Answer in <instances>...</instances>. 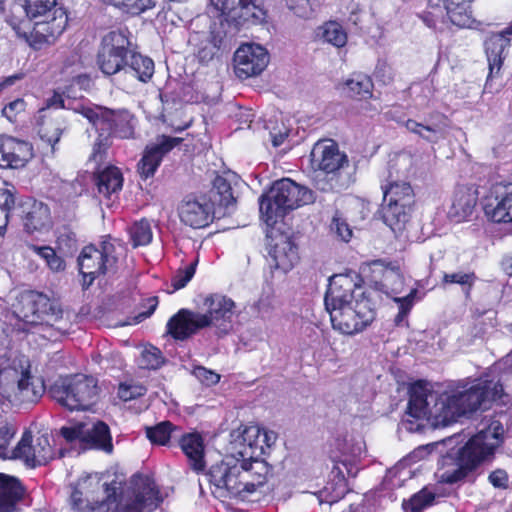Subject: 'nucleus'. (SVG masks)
<instances>
[{
  "label": "nucleus",
  "mask_w": 512,
  "mask_h": 512,
  "mask_svg": "<svg viewBox=\"0 0 512 512\" xmlns=\"http://www.w3.org/2000/svg\"><path fill=\"white\" fill-rule=\"evenodd\" d=\"M408 414L416 419H426L435 427L447 426L461 416L478 410L483 403L502 396L503 387L497 382L477 379L460 382L437 394L429 383L418 381L410 387Z\"/></svg>",
  "instance_id": "nucleus-1"
},
{
  "label": "nucleus",
  "mask_w": 512,
  "mask_h": 512,
  "mask_svg": "<svg viewBox=\"0 0 512 512\" xmlns=\"http://www.w3.org/2000/svg\"><path fill=\"white\" fill-rule=\"evenodd\" d=\"M324 301L333 329L343 335L361 333L376 316L370 300L364 297L352 277L346 274L330 278Z\"/></svg>",
  "instance_id": "nucleus-2"
},
{
  "label": "nucleus",
  "mask_w": 512,
  "mask_h": 512,
  "mask_svg": "<svg viewBox=\"0 0 512 512\" xmlns=\"http://www.w3.org/2000/svg\"><path fill=\"white\" fill-rule=\"evenodd\" d=\"M503 427L500 422L493 421L487 429L474 435L455 456L448 454L441 460L442 482L453 484L467 477L481 464L489 462L500 445Z\"/></svg>",
  "instance_id": "nucleus-3"
},
{
  "label": "nucleus",
  "mask_w": 512,
  "mask_h": 512,
  "mask_svg": "<svg viewBox=\"0 0 512 512\" xmlns=\"http://www.w3.org/2000/svg\"><path fill=\"white\" fill-rule=\"evenodd\" d=\"M411 164L412 159L409 155H397L390 163L387 184L381 186L386 202L383 220L395 234L405 229L412 211L414 191L409 182L398 179L408 175Z\"/></svg>",
  "instance_id": "nucleus-4"
},
{
  "label": "nucleus",
  "mask_w": 512,
  "mask_h": 512,
  "mask_svg": "<svg viewBox=\"0 0 512 512\" xmlns=\"http://www.w3.org/2000/svg\"><path fill=\"white\" fill-rule=\"evenodd\" d=\"M243 465L230 451L219 462L213 464L207 475L210 483L215 486L220 496L226 492L232 496H240L242 493H251L257 487L263 485L269 473V467L265 461H256Z\"/></svg>",
  "instance_id": "nucleus-5"
},
{
  "label": "nucleus",
  "mask_w": 512,
  "mask_h": 512,
  "mask_svg": "<svg viewBox=\"0 0 512 512\" xmlns=\"http://www.w3.org/2000/svg\"><path fill=\"white\" fill-rule=\"evenodd\" d=\"M313 202L310 190L284 178L276 181L259 199L262 220L272 227L291 210Z\"/></svg>",
  "instance_id": "nucleus-6"
},
{
  "label": "nucleus",
  "mask_w": 512,
  "mask_h": 512,
  "mask_svg": "<svg viewBox=\"0 0 512 512\" xmlns=\"http://www.w3.org/2000/svg\"><path fill=\"white\" fill-rule=\"evenodd\" d=\"M50 394L68 410H88L97 402L99 389L93 377L75 375L57 380Z\"/></svg>",
  "instance_id": "nucleus-7"
},
{
  "label": "nucleus",
  "mask_w": 512,
  "mask_h": 512,
  "mask_svg": "<svg viewBox=\"0 0 512 512\" xmlns=\"http://www.w3.org/2000/svg\"><path fill=\"white\" fill-rule=\"evenodd\" d=\"M276 434L267 431L258 425H241L232 430L230 433V441L228 451L248 465L256 461H263L261 456L276 441Z\"/></svg>",
  "instance_id": "nucleus-8"
},
{
  "label": "nucleus",
  "mask_w": 512,
  "mask_h": 512,
  "mask_svg": "<svg viewBox=\"0 0 512 512\" xmlns=\"http://www.w3.org/2000/svg\"><path fill=\"white\" fill-rule=\"evenodd\" d=\"M13 307L16 317L28 325L53 327L62 320L60 306L38 292L21 293Z\"/></svg>",
  "instance_id": "nucleus-9"
},
{
  "label": "nucleus",
  "mask_w": 512,
  "mask_h": 512,
  "mask_svg": "<svg viewBox=\"0 0 512 512\" xmlns=\"http://www.w3.org/2000/svg\"><path fill=\"white\" fill-rule=\"evenodd\" d=\"M118 250H122L121 245L110 240L103 241L100 249L94 246L83 248L78 264L86 287L90 286L97 276L114 269L118 260Z\"/></svg>",
  "instance_id": "nucleus-10"
},
{
  "label": "nucleus",
  "mask_w": 512,
  "mask_h": 512,
  "mask_svg": "<svg viewBox=\"0 0 512 512\" xmlns=\"http://www.w3.org/2000/svg\"><path fill=\"white\" fill-rule=\"evenodd\" d=\"M80 113L93 124L101 136L106 132H113L122 139L132 138L134 135V117L127 110H111L101 106L82 107Z\"/></svg>",
  "instance_id": "nucleus-11"
},
{
  "label": "nucleus",
  "mask_w": 512,
  "mask_h": 512,
  "mask_svg": "<svg viewBox=\"0 0 512 512\" xmlns=\"http://www.w3.org/2000/svg\"><path fill=\"white\" fill-rule=\"evenodd\" d=\"M512 46V25L504 30L492 33L484 41V52L488 63V75L484 85V93L493 94L499 89L494 88V79L501 77V70L509 56Z\"/></svg>",
  "instance_id": "nucleus-12"
},
{
  "label": "nucleus",
  "mask_w": 512,
  "mask_h": 512,
  "mask_svg": "<svg viewBox=\"0 0 512 512\" xmlns=\"http://www.w3.org/2000/svg\"><path fill=\"white\" fill-rule=\"evenodd\" d=\"M130 42L123 30H115L104 36L98 52L97 63L106 75H114L128 64Z\"/></svg>",
  "instance_id": "nucleus-13"
},
{
  "label": "nucleus",
  "mask_w": 512,
  "mask_h": 512,
  "mask_svg": "<svg viewBox=\"0 0 512 512\" xmlns=\"http://www.w3.org/2000/svg\"><path fill=\"white\" fill-rule=\"evenodd\" d=\"M58 0H25V8L32 19L37 33L47 37H57L65 29L67 17L61 9H57Z\"/></svg>",
  "instance_id": "nucleus-14"
},
{
  "label": "nucleus",
  "mask_w": 512,
  "mask_h": 512,
  "mask_svg": "<svg viewBox=\"0 0 512 512\" xmlns=\"http://www.w3.org/2000/svg\"><path fill=\"white\" fill-rule=\"evenodd\" d=\"M372 266L374 272H382L380 284L384 292L399 305V312L395 318L396 323L399 324L411 310L417 290L412 288L407 295L400 296L404 291L405 281L399 268L385 266L380 260L374 261Z\"/></svg>",
  "instance_id": "nucleus-15"
},
{
  "label": "nucleus",
  "mask_w": 512,
  "mask_h": 512,
  "mask_svg": "<svg viewBox=\"0 0 512 512\" xmlns=\"http://www.w3.org/2000/svg\"><path fill=\"white\" fill-rule=\"evenodd\" d=\"M162 502L155 483L148 477H136L132 489L119 505L120 512H152Z\"/></svg>",
  "instance_id": "nucleus-16"
},
{
  "label": "nucleus",
  "mask_w": 512,
  "mask_h": 512,
  "mask_svg": "<svg viewBox=\"0 0 512 512\" xmlns=\"http://www.w3.org/2000/svg\"><path fill=\"white\" fill-rule=\"evenodd\" d=\"M226 20L237 26L257 25L266 19L262 0H212Z\"/></svg>",
  "instance_id": "nucleus-17"
},
{
  "label": "nucleus",
  "mask_w": 512,
  "mask_h": 512,
  "mask_svg": "<svg viewBox=\"0 0 512 512\" xmlns=\"http://www.w3.org/2000/svg\"><path fill=\"white\" fill-rule=\"evenodd\" d=\"M61 435L69 442L80 440L93 448L111 452L113 445L108 426L103 422H79L62 427Z\"/></svg>",
  "instance_id": "nucleus-18"
},
{
  "label": "nucleus",
  "mask_w": 512,
  "mask_h": 512,
  "mask_svg": "<svg viewBox=\"0 0 512 512\" xmlns=\"http://www.w3.org/2000/svg\"><path fill=\"white\" fill-rule=\"evenodd\" d=\"M267 238L271 268L282 273L290 271L299 260L298 248L291 237L272 226Z\"/></svg>",
  "instance_id": "nucleus-19"
},
{
  "label": "nucleus",
  "mask_w": 512,
  "mask_h": 512,
  "mask_svg": "<svg viewBox=\"0 0 512 512\" xmlns=\"http://www.w3.org/2000/svg\"><path fill=\"white\" fill-rule=\"evenodd\" d=\"M205 313H200L199 320L206 327L214 326L221 332H228L235 315V302L222 294H210L203 299Z\"/></svg>",
  "instance_id": "nucleus-20"
},
{
  "label": "nucleus",
  "mask_w": 512,
  "mask_h": 512,
  "mask_svg": "<svg viewBox=\"0 0 512 512\" xmlns=\"http://www.w3.org/2000/svg\"><path fill=\"white\" fill-rule=\"evenodd\" d=\"M483 210L493 222H512V183L494 184L483 200Z\"/></svg>",
  "instance_id": "nucleus-21"
},
{
  "label": "nucleus",
  "mask_w": 512,
  "mask_h": 512,
  "mask_svg": "<svg viewBox=\"0 0 512 512\" xmlns=\"http://www.w3.org/2000/svg\"><path fill=\"white\" fill-rule=\"evenodd\" d=\"M269 63L267 50L254 43L241 45L234 54V69L239 78L257 76Z\"/></svg>",
  "instance_id": "nucleus-22"
},
{
  "label": "nucleus",
  "mask_w": 512,
  "mask_h": 512,
  "mask_svg": "<svg viewBox=\"0 0 512 512\" xmlns=\"http://www.w3.org/2000/svg\"><path fill=\"white\" fill-rule=\"evenodd\" d=\"M12 453L14 458L22 459L30 467L45 465L54 456L47 435H40L33 441L29 432L23 434Z\"/></svg>",
  "instance_id": "nucleus-23"
},
{
  "label": "nucleus",
  "mask_w": 512,
  "mask_h": 512,
  "mask_svg": "<svg viewBox=\"0 0 512 512\" xmlns=\"http://www.w3.org/2000/svg\"><path fill=\"white\" fill-rule=\"evenodd\" d=\"M181 141V138L161 135L155 141L149 143L138 163V171L141 177L148 178L153 176L163 157L179 145Z\"/></svg>",
  "instance_id": "nucleus-24"
},
{
  "label": "nucleus",
  "mask_w": 512,
  "mask_h": 512,
  "mask_svg": "<svg viewBox=\"0 0 512 512\" xmlns=\"http://www.w3.org/2000/svg\"><path fill=\"white\" fill-rule=\"evenodd\" d=\"M311 166L327 174L334 173L347 163L345 154L339 151L338 145L330 139L318 141L312 148Z\"/></svg>",
  "instance_id": "nucleus-25"
},
{
  "label": "nucleus",
  "mask_w": 512,
  "mask_h": 512,
  "mask_svg": "<svg viewBox=\"0 0 512 512\" xmlns=\"http://www.w3.org/2000/svg\"><path fill=\"white\" fill-rule=\"evenodd\" d=\"M32 157L28 142L10 136L0 137V167L18 169L24 167Z\"/></svg>",
  "instance_id": "nucleus-26"
},
{
  "label": "nucleus",
  "mask_w": 512,
  "mask_h": 512,
  "mask_svg": "<svg viewBox=\"0 0 512 512\" xmlns=\"http://www.w3.org/2000/svg\"><path fill=\"white\" fill-rule=\"evenodd\" d=\"M44 392V381L40 377L33 376L29 369H25L21 371L17 386L8 400L15 405L33 404L43 396Z\"/></svg>",
  "instance_id": "nucleus-27"
},
{
  "label": "nucleus",
  "mask_w": 512,
  "mask_h": 512,
  "mask_svg": "<svg viewBox=\"0 0 512 512\" xmlns=\"http://www.w3.org/2000/svg\"><path fill=\"white\" fill-rule=\"evenodd\" d=\"M180 220L187 226L200 229L208 226L213 220V211L207 201L184 199L179 208Z\"/></svg>",
  "instance_id": "nucleus-28"
},
{
  "label": "nucleus",
  "mask_w": 512,
  "mask_h": 512,
  "mask_svg": "<svg viewBox=\"0 0 512 512\" xmlns=\"http://www.w3.org/2000/svg\"><path fill=\"white\" fill-rule=\"evenodd\" d=\"M476 203L477 195L473 188L465 186L458 187L453 193L447 216L452 222H464L471 217Z\"/></svg>",
  "instance_id": "nucleus-29"
},
{
  "label": "nucleus",
  "mask_w": 512,
  "mask_h": 512,
  "mask_svg": "<svg viewBox=\"0 0 512 512\" xmlns=\"http://www.w3.org/2000/svg\"><path fill=\"white\" fill-rule=\"evenodd\" d=\"M200 313L188 309L179 310L167 323L168 333L176 340H185L205 328L199 320Z\"/></svg>",
  "instance_id": "nucleus-30"
},
{
  "label": "nucleus",
  "mask_w": 512,
  "mask_h": 512,
  "mask_svg": "<svg viewBox=\"0 0 512 512\" xmlns=\"http://www.w3.org/2000/svg\"><path fill=\"white\" fill-rule=\"evenodd\" d=\"M473 0H442L446 15L452 24L460 28H472L475 20L472 17L469 3ZM441 0H429L432 7H439Z\"/></svg>",
  "instance_id": "nucleus-31"
},
{
  "label": "nucleus",
  "mask_w": 512,
  "mask_h": 512,
  "mask_svg": "<svg viewBox=\"0 0 512 512\" xmlns=\"http://www.w3.org/2000/svg\"><path fill=\"white\" fill-rule=\"evenodd\" d=\"M63 124L60 118L49 108H43L37 116V131L40 138L52 148L59 142Z\"/></svg>",
  "instance_id": "nucleus-32"
},
{
  "label": "nucleus",
  "mask_w": 512,
  "mask_h": 512,
  "mask_svg": "<svg viewBox=\"0 0 512 512\" xmlns=\"http://www.w3.org/2000/svg\"><path fill=\"white\" fill-rule=\"evenodd\" d=\"M98 193L106 199L117 195L122 189L123 175L115 166H107L99 170L95 177Z\"/></svg>",
  "instance_id": "nucleus-33"
},
{
  "label": "nucleus",
  "mask_w": 512,
  "mask_h": 512,
  "mask_svg": "<svg viewBox=\"0 0 512 512\" xmlns=\"http://www.w3.org/2000/svg\"><path fill=\"white\" fill-rule=\"evenodd\" d=\"M180 447L186 455L190 467L195 472H201L205 469V448L201 435L197 433L184 435L180 440Z\"/></svg>",
  "instance_id": "nucleus-34"
},
{
  "label": "nucleus",
  "mask_w": 512,
  "mask_h": 512,
  "mask_svg": "<svg viewBox=\"0 0 512 512\" xmlns=\"http://www.w3.org/2000/svg\"><path fill=\"white\" fill-rule=\"evenodd\" d=\"M437 119L438 121L431 124L409 119L405 122V127L422 139L430 143H437L445 138L446 118L443 115H437Z\"/></svg>",
  "instance_id": "nucleus-35"
},
{
  "label": "nucleus",
  "mask_w": 512,
  "mask_h": 512,
  "mask_svg": "<svg viewBox=\"0 0 512 512\" xmlns=\"http://www.w3.org/2000/svg\"><path fill=\"white\" fill-rule=\"evenodd\" d=\"M23 495V488L15 478L0 473V512H12Z\"/></svg>",
  "instance_id": "nucleus-36"
},
{
  "label": "nucleus",
  "mask_w": 512,
  "mask_h": 512,
  "mask_svg": "<svg viewBox=\"0 0 512 512\" xmlns=\"http://www.w3.org/2000/svg\"><path fill=\"white\" fill-rule=\"evenodd\" d=\"M51 223L50 210L42 202H34L24 217V227L27 232L41 231Z\"/></svg>",
  "instance_id": "nucleus-37"
},
{
  "label": "nucleus",
  "mask_w": 512,
  "mask_h": 512,
  "mask_svg": "<svg viewBox=\"0 0 512 512\" xmlns=\"http://www.w3.org/2000/svg\"><path fill=\"white\" fill-rule=\"evenodd\" d=\"M318 37L325 43L336 48H342L347 44L348 35L345 28L336 21L325 22L318 28Z\"/></svg>",
  "instance_id": "nucleus-38"
},
{
  "label": "nucleus",
  "mask_w": 512,
  "mask_h": 512,
  "mask_svg": "<svg viewBox=\"0 0 512 512\" xmlns=\"http://www.w3.org/2000/svg\"><path fill=\"white\" fill-rule=\"evenodd\" d=\"M373 83L370 77L362 74L353 75L344 82V91L348 96L359 100L372 97Z\"/></svg>",
  "instance_id": "nucleus-39"
},
{
  "label": "nucleus",
  "mask_w": 512,
  "mask_h": 512,
  "mask_svg": "<svg viewBox=\"0 0 512 512\" xmlns=\"http://www.w3.org/2000/svg\"><path fill=\"white\" fill-rule=\"evenodd\" d=\"M32 18L28 15L25 6H17L12 9L7 17V24L15 31L18 37L27 39L33 30Z\"/></svg>",
  "instance_id": "nucleus-40"
},
{
  "label": "nucleus",
  "mask_w": 512,
  "mask_h": 512,
  "mask_svg": "<svg viewBox=\"0 0 512 512\" xmlns=\"http://www.w3.org/2000/svg\"><path fill=\"white\" fill-rule=\"evenodd\" d=\"M126 67L142 82H147L154 74V62L141 54L131 53Z\"/></svg>",
  "instance_id": "nucleus-41"
},
{
  "label": "nucleus",
  "mask_w": 512,
  "mask_h": 512,
  "mask_svg": "<svg viewBox=\"0 0 512 512\" xmlns=\"http://www.w3.org/2000/svg\"><path fill=\"white\" fill-rule=\"evenodd\" d=\"M436 495L429 489L424 488L414 494L408 501L402 504L404 512H422L423 509L435 503Z\"/></svg>",
  "instance_id": "nucleus-42"
},
{
  "label": "nucleus",
  "mask_w": 512,
  "mask_h": 512,
  "mask_svg": "<svg viewBox=\"0 0 512 512\" xmlns=\"http://www.w3.org/2000/svg\"><path fill=\"white\" fill-rule=\"evenodd\" d=\"M213 190L215 192V201L219 205L229 208L235 203V197L232 193V187L230 183L221 176H217L213 181Z\"/></svg>",
  "instance_id": "nucleus-43"
},
{
  "label": "nucleus",
  "mask_w": 512,
  "mask_h": 512,
  "mask_svg": "<svg viewBox=\"0 0 512 512\" xmlns=\"http://www.w3.org/2000/svg\"><path fill=\"white\" fill-rule=\"evenodd\" d=\"M129 233L133 247L145 246L152 241L153 234L147 220L135 222L131 226Z\"/></svg>",
  "instance_id": "nucleus-44"
},
{
  "label": "nucleus",
  "mask_w": 512,
  "mask_h": 512,
  "mask_svg": "<svg viewBox=\"0 0 512 512\" xmlns=\"http://www.w3.org/2000/svg\"><path fill=\"white\" fill-rule=\"evenodd\" d=\"M173 431V425L169 421H163L153 427L146 428L147 438L154 444L166 445Z\"/></svg>",
  "instance_id": "nucleus-45"
},
{
  "label": "nucleus",
  "mask_w": 512,
  "mask_h": 512,
  "mask_svg": "<svg viewBox=\"0 0 512 512\" xmlns=\"http://www.w3.org/2000/svg\"><path fill=\"white\" fill-rule=\"evenodd\" d=\"M477 277L474 272L456 271L452 273H445L443 275V284H458L462 286L463 290L468 294L474 285Z\"/></svg>",
  "instance_id": "nucleus-46"
},
{
  "label": "nucleus",
  "mask_w": 512,
  "mask_h": 512,
  "mask_svg": "<svg viewBox=\"0 0 512 512\" xmlns=\"http://www.w3.org/2000/svg\"><path fill=\"white\" fill-rule=\"evenodd\" d=\"M15 204V199L11 191L8 189H0V236L6 230L10 210Z\"/></svg>",
  "instance_id": "nucleus-47"
},
{
  "label": "nucleus",
  "mask_w": 512,
  "mask_h": 512,
  "mask_svg": "<svg viewBox=\"0 0 512 512\" xmlns=\"http://www.w3.org/2000/svg\"><path fill=\"white\" fill-rule=\"evenodd\" d=\"M163 364V357L161 351L150 346L145 348L140 356L139 365L145 369H158Z\"/></svg>",
  "instance_id": "nucleus-48"
},
{
  "label": "nucleus",
  "mask_w": 512,
  "mask_h": 512,
  "mask_svg": "<svg viewBox=\"0 0 512 512\" xmlns=\"http://www.w3.org/2000/svg\"><path fill=\"white\" fill-rule=\"evenodd\" d=\"M33 250L41 257L43 258L49 268L53 271H61L65 267L64 261L56 255L54 249L48 246L43 247H37L34 246Z\"/></svg>",
  "instance_id": "nucleus-49"
},
{
  "label": "nucleus",
  "mask_w": 512,
  "mask_h": 512,
  "mask_svg": "<svg viewBox=\"0 0 512 512\" xmlns=\"http://www.w3.org/2000/svg\"><path fill=\"white\" fill-rule=\"evenodd\" d=\"M198 260H194L191 264L183 268H179L174 277L172 278V286L174 290H179L187 285L193 278L196 270Z\"/></svg>",
  "instance_id": "nucleus-50"
},
{
  "label": "nucleus",
  "mask_w": 512,
  "mask_h": 512,
  "mask_svg": "<svg viewBox=\"0 0 512 512\" xmlns=\"http://www.w3.org/2000/svg\"><path fill=\"white\" fill-rule=\"evenodd\" d=\"M331 231L343 242H349L353 235L351 227L338 212L332 218Z\"/></svg>",
  "instance_id": "nucleus-51"
},
{
  "label": "nucleus",
  "mask_w": 512,
  "mask_h": 512,
  "mask_svg": "<svg viewBox=\"0 0 512 512\" xmlns=\"http://www.w3.org/2000/svg\"><path fill=\"white\" fill-rule=\"evenodd\" d=\"M145 393L146 388L136 383H123L118 388V396L125 402L141 397Z\"/></svg>",
  "instance_id": "nucleus-52"
},
{
  "label": "nucleus",
  "mask_w": 512,
  "mask_h": 512,
  "mask_svg": "<svg viewBox=\"0 0 512 512\" xmlns=\"http://www.w3.org/2000/svg\"><path fill=\"white\" fill-rule=\"evenodd\" d=\"M286 7L297 17L310 18L313 14V7L310 0H285Z\"/></svg>",
  "instance_id": "nucleus-53"
},
{
  "label": "nucleus",
  "mask_w": 512,
  "mask_h": 512,
  "mask_svg": "<svg viewBox=\"0 0 512 512\" xmlns=\"http://www.w3.org/2000/svg\"><path fill=\"white\" fill-rule=\"evenodd\" d=\"M15 434L14 427L6 420L0 419V457H7V447Z\"/></svg>",
  "instance_id": "nucleus-54"
},
{
  "label": "nucleus",
  "mask_w": 512,
  "mask_h": 512,
  "mask_svg": "<svg viewBox=\"0 0 512 512\" xmlns=\"http://www.w3.org/2000/svg\"><path fill=\"white\" fill-rule=\"evenodd\" d=\"M26 109V103L23 99L18 98L10 103H8L2 109V114L5 118H7L10 122L16 120L17 116L23 113Z\"/></svg>",
  "instance_id": "nucleus-55"
},
{
  "label": "nucleus",
  "mask_w": 512,
  "mask_h": 512,
  "mask_svg": "<svg viewBox=\"0 0 512 512\" xmlns=\"http://www.w3.org/2000/svg\"><path fill=\"white\" fill-rule=\"evenodd\" d=\"M193 375L203 384L207 386L215 385L220 380V375L205 367L197 366L193 369Z\"/></svg>",
  "instance_id": "nucleus-56"
},
{
  "label": "nucleus",
  "mask_w": 512,
  "mask_h": 512,
  "mask_svg": "<svg viewBox=\"0 0 512 512\" xmlns=\"http://www.w3.org/2000/svg\"><path fill=\"white\" fill-rule=\"evenodd\" d=\"M489 482L495 487V488H507L508 486V474L506 471L502 469H497L490 473Z\"/></svg>",
  "instance_id": "nucleus-57"
},
{
  "label": "nucleus",
  "mask_w": 512,
  "mask_h": 512,
  "mask_svg": "<svg viewBox=\"0 0 512 512\" xmlns=\"http://www.w3.org/2000/svg\"><path fill=\"white\" fill-rule=\"evenodd\" d=\"M375 75L384 83H388L393 79L392 69L386 62H378L375 69Z\"/></svg>",
  "instance_id": "nucleus-58"
},
{
  "label": "nucleus",
  "mask_w": 512,
  "mask_h": 512,
  "mask_svg": "<svg viewBox=\"0 0 512 512\" xmlns=\"http://www.w3.org/2000/svg\"><path fill=\"white\" fill-rule=\"evenodd\" d=\"M91 478L90 477H87L85 480H83L82 482H79L78 483V487H76L72 493H71V504L72 506L75 508V509H78L80 510L81 507H82V503H83V500H82V495H83V492L82 490H80V488H84V485L87 483V481H89Z\"/></svg>",
  "instance_id": "nucleus-59"
},
{
  "label": "nucleus",
  "mask_w": 512,
  "mask_h": 512,
  "mask_svg": "<svg viewBox=\"0 0 512 512\" xmlns=\"http://www.w3.org/2000/svg\"><path fill=\"white\" fill-rule=\"evenodd\" d=\"M107 148V143H103L102 141L96 143L90 156V161H93L96 164L101 163L105 158Z\"/></svg>",
  "instance_id": "nucleus-60"
},
{
  "label": "nucleus",
  "mask_w": 512,
  "mask_h": 512,
  "mask_svg": "<svg viewBox=\"0 0 512 512\" xmlns=\"http://www.w3.org/2000/svg\"><path fill=\"white\" fill-rule=\"evenodd\" d=\"M270 135H271V138H272L273 145L275 147H278L281 144H283L285 138L288 136V133H287V131L280 132L279 134L271 132Z\"/></svg>",
  "instance_id": "nucleus-61"
},
{
  "label": "nucleus",
  "mask_w": 512,
  "mask_h": 512,
  "mask_svg": "<svg viewBox=\"0 0 512 512\" xmlns=\"http://www.w3.org/2000/svg\"><path fill=\"white\" fill-rule=\"evenodd\" d=\"M20 78L21 77L19 75H12V76L5 78L2 82H0V89L3 90L8 86L13 85Z\"/></svg>",
  "instance_id": "nucleus-62"
},
{
  "label": "nucleus",
  "mask_w": 512,
  "mask_h": 512,
  "mask_svg": "<svg viewBox=\"0 0 512 512\" xmlns=\"http://www.w3.org/2000/svg\"><path fill=\"white\" fill-rule=\"evenodd\" d=\"M502 266H503L504 271L509 276H512V256L505 258L502 262Z\"/></svg>",
  "instance_id": "nucleus-63"
},
{
  "label": "nucleus",
  "mask_w": 512,
  "mask_h": 512,
  "mask_svg": "<svg viewBox=\"0 0 512 512\" xmlns=\"http://www.w3.org/2000/svg\"><path fill=\"white\" fill-rule=\"evenodd\" d=\"M9 345V340L4 330L0 328V350L6 349Z\"/></svg>",
  "instance_id": "nucleus-64"
}]
</instances>
